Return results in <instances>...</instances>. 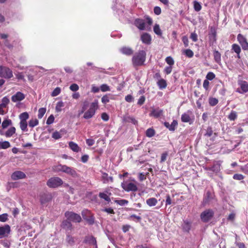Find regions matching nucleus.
I'll return each mask as SVG.
<instances>
[{
	"instance_id": "f257e3e1",
	"label": "nucleus",
	"mask_w": 248,
	"mask_h": 248,
	"mask_svg": "<svg viewBox=\"0 0 248 248\" xmlns=\"http://www.w3.org/2000/svg\"><path fill=\"white\" fill-rule=\"evenodd\" d=\"M146 53L144 50H140L136 53L132 57V63L134 66H140L145 61Z\"/></svg>"
},
{
	"instance_id": "f03ea898",
	"label": "nucleus",
	"mask_w": 248,
	"mask_h": 248,
	"mask_svg": "<svg viewBox=\"0 0 248 248\" xmlns=\"http://www.w3.org/2000/svg\"><path fill=\"white\" fill-rule=\"evenodd\" d=\"M97 108L98 101L95 100L91 104L89 109L85 112L83 118L86 119H89L92 118L94 115Z\"/></svg>"
},
{
	"instance_id": "7ed1b4c3",
	"label": "nucleus",
	"mask_w": 248,
	"mask_h": 248,
	"mask_svg": "<svg viewBox=\"0 0 248 248\" xmlns=\"http://www.w3.org/2000/svg\"><path fill=\"white\" fill-rule=\"evenodd\" d=\"M63 184L61 178L58 177H51L47 182V185L51 188H56L60 186Z\"/></svg>"
},
{
	"instance_id": "20e7f679",
	"label": "nucleus",
	"mask_w": 248,
	"mask_h": 248,
	"mask_svg": "<svg viewBox=\"0 0 248 248\" xmlns=\"http://www.w3.org/2000/svg\"><path fill=\"white\" fill-rule=\"evenodd\" d=\"M0 77L5 78H11L13 77V72L9 68L0 65Z\"/></svg>"
},
{
	"instance_id": "39448f33",
	"label": "nucleus",
	"mask_w": 248,
	"mask_h": 248,
	"mask_svg": "<svg viewBox=\"0 0 248 248\" xmlns=\"http://www.w3.org/2000/svg\"><path fill=\"white\" fill-rule=\"evenodd\" d=\"M214 213L211 209H207L201 214V220L204 222H207L213 217Z\"/></svg>"
},
{
	"instance_id": "423d86ee",
	"label": "nucleus",
	"mask_w": 248,
	"mask_h": 248,
	"mask_svg": "<svg viewBox=\"0 0 248 248\" xmlns=\"http://www.w3.org/2000/svg\"><path fill=\"white\" fill-rule=\"evenodd\" d=\"M65 216L68 220L74 222H80L81 221L80 215L72 212H65Z\"/></svg>"
},
{
	"instance_id": "0eeeda50",
	"label": "nucleus",
	"mask_w": 248,
	"mask_h": 248,
	"mask_svg": "<svg viewBox=\"0 0 248 248\" xmlns=\"http://www.w3.org/2000/svg\"><path fill=\"white\" fill-rule=\"evenodd\" d=\"M122 188L126 191H136L138 190L137 186L132 183H127L123 182L121 184Z\"/></svg>"
},
{
	"instance_id": "6e6552de",
	"label": "nucleus",
	"mask_w": 248,
	"mask_h": 248,
	"mask_svg": "<svg viewBox=\"0 0 248 248\" xmlns=\"http://www.w3.org/2000/svg\"><path fill=\"white\" fill-rule=\"evenodd\" d=\"M10 232L11 228L9 225L0 227V239L8 237Z\"/></svg>"
},
{
	"instance_id": "1a4fd4ad",
	"label": "nucleus",
	"mask_w": 248,
	"mask_h": 248,
	"mask_svg": "<svg viewBox=\"0 0 248 248\" xmlns=\"http://www.w3.org/2000/svg\"><path fill=\"white\" fill-rule=\"evenodd\" d=\"M238 85L240 86L239 88H237L236 92L241 94L245 93L248 92V83L245 81H239Z\"/></svg>"
},
{
	"instance_id": "9d476101",
	"label": "nucleus",
	"mask_w": 248,
	"mask_h": 248,
	"mask_svg": "<svg viewBox=\"0 0 248 248\" xmlns=\"http://www.w3.org/2000/svg\"><path fill=\"white\" fill-rule=\"evenodd\" d=\"M237 39L243 49L245 50H248V43L246 38L241 34H238Z\"/></svg>"
},
{
	"instance_id": "9b49d317",
	"label": "nucleus",
	"mask_w": 248,
	"mask_h": 248,
	"mask_svg": "<svg viewBox=\"0 0 248 248\" xmlns=\"http://www.w3.org/2000/svg\"><path fill=\"white\" fill-rule=\"evenodd\" d=\"M16 133V128L15 127H10L6 131L2 129H0V135L4 136L7 138H10L13 136Z\"/></svg>"
},
{
	"instance_id": "f8f14e48",
	"label": "nucleus",
	"mask_w": 248,
	"mask_h": 248,
	"mask_svg": "<svg viewBox=\"0 0 248 248\" xmlns=\"http://www.w3.org/2000/svg\"><path fill=\"white\" fill-rule=\"evenodd\" d=\"M26 177V174L21 171H16L11 175V178L13 180L24 179Z\"/></svg>"
},
{
	"instance_id": "ddd939ff",
	"label": "nucleus",
	"mask_w": 248,
	"mask_h": 248,
	"mask_svg": "<svg viewBox=\"0 0 248 248\" xmlns=\"http://www.w3.org/2000/svg\"><path fill=\"white\" fill-rule=\"evenodd\" d=\"M25 95L20 92H17L15 94L13 95L11 97V100L14 102L21 101L24 100Z\"/></svg>"
},
{
	"instance_id": "4468645a",
	"label": "nucleus",
	"mask_w": 248,
	"mask_h": 248,
	"mask_svg": "<svg viewBox=\"0 0 248 248\" xmlns=\"http://www.w3.org/2000/svg\"><path fill=\"white\" fill-rule=\"evenodd\" d=\"M163 114V110L159 108H153L150 113V116L155 118H159Z\"/></svg>"
},
{
	"instance_id": "2eb2a0df",
	"label": "nucleus",
	"mask_w": 248,
	"mask_h": 248,
	"mask_svg": "<svg viewBox=\"0 0 248 248\" xmlns=\"http://www.w3.org/2000/svg\"><path fill=\"white\" fill-rule=\"evenodd\" d=\"M191 113V111L188 110L186 113L183 114L181 116L182 121L184 123H189L190 124H191L193 123V121L190 116V114Z\"/></svg>"
},
{
	"instance_id": "dca6fc26",
	"label": "nucleus",
	"mask_w": 248,
	"mask_h": 248,
	"mask_svg": "<svg viewBox=\"0 0 248 248\" xmlns=\"http://www.w3.org/2000/svg\"><path fill=\"white\" fill-rule=\"evenodd\" d=\"M51 196L47 193H43L40 195V200L42 204H44L51 200Z\"/></svg>"
},
{
	"instance_id": "f3484780",
	"label": "nucleus",
	"mask_w": 248,
	"mask_h": 248,
	"mask_svg": "<svg viewBox=\"0 0 248 248\" xmlns=\"http://www.w3.org/2000/svg\"><path fill=\"white\" fill-rule=\"evenodd\" d=\"M140 39L142 42L144 44L149 45L151 42V36L150 35L147 33H144L141 34L140 36Z\"/></svg>"
},
{
	"instance_id": "a211bd4d",
	"label": "nucleus",
	"mask_w": 248,
	"mask_h": 248,
	"mask_svg": "<svg viewBox=\"0 0 248 248\" xmlns=\"http://www.w3.org/2000/svg\"><path fill=\"white\" fill-rule=\"evenodd\" d=\"M135 26L140 30H144L145 29V23L143 19H136L135 21Z\"/></svg>"
},
{
	"instance_id": "6ab92c4d",
	"label": "nucleus",
	"mask_w": 248,
	"mask_h": 248,
	"mask_svg": "<svg viewBox=\"0 0 248 248\" xmlns=\"http://www.w3.org/2000/svg\"><path fill=\"white\" fill-rule=\"evenodd\" d=\"M164 124L170 131H174L178 125V123L176 120H174L171 124L168 122H165Z\"/></svg>"
},
{
	"instance_id": "aec40b11",
	"label": "nucleus",
	"mask_w": 248,
	"mask_h": 248,
	"mask_svg": "<svg viewBox=\"0 0 248 248\" xmlns=\"http://www.w3.org/2000/svg\"><path fill=\"white\" fill-rule=\"evenodd\" d=\"M62 172L66 173L72 176H75L77 175V173L74 169L66 165H64V168Z\"/></svg>"
},
{
	"instance_id": "412c9836",
	"label": "nucleus",
	"mask_w": 248,
	"mask_h": 248,
	"mask_svg": "<svg viewBox=\"0 0 248 248\" xmlns=\"http://www.w3.org/2000/svg\"><path fill=\"white\" fill-rule=\"evenodd\" d=\"M120 51L122 53L126 55H131L133 53V50L129 47L124 46L120 49Z\"/></svg>"
},
{
	"instance_id": "4be33fe9",
	"label": "nucleus",
	"mask_w": 248,
	"mask_h": 248,
	"mask_svg": "<svg viewBox=\"0 0 248 248\" xmlns=\"http://www.w3.org/2000/svg\"><path fill=\"white\" fill-rule=\"evenodd\" d=\"M62 227L66 231H70L72 229L71 223L67 220L62 222Z\"/></svg>"
},
{
	"instance_id": "5701e85b",
	"label": "nucleus",
	"mask_w": 248,
	"mask_h": 248,
	"mask_svg": "<svg viewBox=\"0 0 248 248\" xmlns=\"http://www.w3.org/2000/svg\"><path fill=\"white\" fill-rule=\"evenodd\" d=\"M69 146L70 148L75 152H78L80 151V148L78 145L73 141L69 142Z\"/></svg>"
},
{
	"instance_id": "b1692460",
	"label": "nucleus",
	"mask_w": 248,
	"mask_h": 248,
	"mask_svg": "<svg viewBox=\"0 0 248 248\" xmlns=\"http://www.w3.org/2000/svg\"><path fill=\"white\" fill-rule=\"evenodd\" d=\"M66 241L68 245L72 246L75 243V238L72 236L69 232H67Z\"/></svg>"
},
{
	"instance_id": "393cba45",
	"label": "nucleus",
	"mask_w": 248,
	"mask_h": 248,
	"mask_svg": "<svg viewBox=\"0 0 248 248\" xmlns=\"http://www.w3.org/2000/svg\"><path fill=\"white\" fill-rule=\"evenodd\" d=\"M146 202L149 206H154L157 203V200L155 198H150L146 200Z\"/></svg>"
},
{
	"instance_id": "a878e982",
	"label": "nucleus",
	"mask_w": 248,
	"mask_h": 248,
	"mask_svg": "<svg viewBox=\"0 0 248 248\" xmlns=\"http://www.w3.org/2000/svg\"><path fill=\"white\" fill-rule=\"evenodd\" d=\"M12 124V122L10 119H6L3 121L1 124L2 129L3 130L6 128L8 126Z\"/></svg>"
},
{
	"instance_id": "bb28decb",
	"label": "nucleus",
	"mask_w": 248,
	"mask_h": 248,
	"mask_svg": "<svg viewBox=\"0 0 248 248\" xmlns=\"http://www.w3.org/2000/svg\"><path fill=\"white\" fill-rule=\"evenodd\" d=\"M214 57L215 61L217 63H220L221 62V54L217 50H215L214 52Z\"/></svg>"
},
{
	"instance_id": "cd10ccee",
	"label": "nucleus",
	"mask_w": 248,
	"mask_h": 248,
	"mask_svg": "<svg viewBox=\"0 0 248 248\" xmlns=\"http://www.w3.org/2000/svg\"><path fill=\"white\" fill-rule=\"evenodd\" d=\"M10 100L7 96H5L1 99L0 106L1 107L6 108L7 105L9 103Z\"/></svg>"
},
{
	"instance_id": "c85d7f7f",
	"label": "nucleus",
	"mask_w": 248,
	"mask_h": 248,
	"mask_svg": "<svg viewBox=\"0 0 248 248\" xmlns=\"http://www.w3.org/2000/svg\"><path fill=\"white\" fill-rule=\"evenodd\" d=\"M11 146L8 141H0V149H6Z\"/></svg>"
},
{
	"instance_id": "c756f323",
	"label": "nucleus",
	"mask_w": 248,
	"mask_h": 248,
	"mask_svg": "<svg viewBox=\"0 0 248 248\" xmlns=\"http://www.w3.org/2000/svg\"><path fill=\"white\" fill-rule=\"evenodd\" d=\"M157 84L160 89H165L167 86L166 81L163 79L159 80L157 82Z\"/></svg>"
},
{
	"instance_id": "7c9ffc66",
	"label": "nucleus",
	"mask_w": 248,
	"mask_h": 248,
	"mask_svg": "<svg viewBox=\"0 0 248 248\" xmlns=\"http://www.w3.org/2000/svg\"><path fill=\"white\" fill-rule=\"evenodd\" d=\"M39 124L38 120L36 119H31L29 122V126L30 127L33 128Z\"/></svg>"
},
{
	"instance_id": "2f4dec72",
	"label": "nucleus",
	"mask_w": 248,
	"mask_h": 248,
	"mask_svg": "<svg viewBox=\"0 0 248 248\" xmlns=\"http://www.w3.org/2000/svg\"><path fill=\"white\" fill-rule=\"evenodd\" d=\"M19 124L20 128H21L22 131L25 132L28 131V124L27 121H20Z\"/></svg>"
},
{
	"instance_id": "473e14b6",
	"label": "nucleus",
	"mask_w": 248,
	"mask_h": 248,
	"mask_svg": "<svg viewBox=\"0 0 248 248\" xmlns=\"http://www.w3.org/2000/svg\"><path fill=\"white\" fill-rule=\"evenodd\" d=\"M237 117V112L235 111L232 110L228 116V118L230 121H234Z\"/></svg>"
},
{
	"instance_id": "72a5a7b5",
	"label": "nucleus",
	"mask_w": 248,
	"mask_h": 248,
	"mask_svg": "<svg viewBox=\"0 0 248 248\" xmlns=\"http://www.w3.org/2000/svg\"><path fill=\"white\" fill-rule=\"evenodd\" d=\"M20 121H27L29 118V115L27 112L21 113L19 116Z\"/></svg>"
},
{
	"instance_id": "f704fd0d",
	"label": "nucleus",
	"mask_w": 248,
	"mask_h": 248,
	"mask_svg": "<svg viewBox=\"0 0 248 248\" xmlns=\"http://www.w3.org/2000/svg\"><path fill=\"white\" fill-rule=\"evenodd\" d=\"M64 107V103L62 101H59L57 102L56 107L55 110L57 112H61L62 110V108Z\"/></svg>"
},
{
	"instance_id": "c9c22d12",
	"label": "nucleus",
	"mask_w": 248,
	"mask_h": 248,
	"mask_svg": "<svg viewBox=\"0 0 248 248\" xmlns=\"http://www.w3.org/2000/svg\"><path fill=\"white\" fill-rule=\"evenodd\" d=\"M99 196L100 198L104 199L107 202H109L110 201V199L107 193L100 192L99 194Z\"/></svg>"
},
{
	"instance_id": "e433bc0d",
	"label": "nucleus",
	"mask_w": 248,
	"mask_h": 248,
	"mask_svg": "<svg viewBox=\"0 0 248 248\" xmlns=\"http://www.w3.org/2000/svg\"><path fill=\"white\" fill-rule=\"evenodd\" d=\"M209 170L213 172H217L220 170V164L218 163L215 164Z\"/></svg>"
},
{
	"instance_id": "4c0bfd02",
	"label": "nucleus",
	"mask_w": 248,
	"mask_h": 248,
	"mask_svg": "<svg viewBox=\"0 0 248 248\" xmlns=\"http://www.w3.org/2000/svg\"><path fill=\"white\" fill-rule=\"evenodd\" d=\"M155 134V131L151 128H148L146 131V135L147 137L151 138Z\"/></svg>"
},
{
	"instance_id": "58836bf2",
	"label": "nucleus",
	"mask_w": 248,
	"mask_h": 248,
	"mask_svg": "<svg viewBox=\"0 0 248 248\" xmlns=\"http://www.w3.org/2000/svg\"><path fill=\"white\" fill-rule=\"evenodd\" d=\"M46 112V108H41L38 110V118L41 119Z\"/></svg>"
},
{
	"instance_id": "ea45409f",
	"label": "nucleus",
	"mask_w": 248,
	"mask_h": 248,
	"mask_svg": "<svg viewBox=\"0 0 248 248\" xmlns=\"http://www.w3.org/2000/svg\"><path fill=\"white\" fill-rule=\"evenodd\" d=\"M154 31L158 35H162V31L160 29L159 26L158 24H155L154 27Z\"/></svg>"
},
{
	"instance_id": "a19ab883",
	"label": "nucleus",
	"mask_w": 248,
	"mask_h": 248,
	"mask_svg": "<svg viewBox=\"0 0 248 248\" xmlns=\"http://www.w3.org/2000/svg\"><path fill=\"white\" fill-rule=\"evenodd\" d=\"M232 49L237 54H239L241 52L240 47L237 44H234L232 45Z\"/></svg>"
},
{
	"instance_id": "79ce46f5",
	"label": "nucleus",
	"mask_w": 248,
	"mask_h": 248,
	"mask_svg": "<svg viewBox=\"0 0 248 248\" xmlns=\"http://www.w3.org/2000/svg\"><path fill=\"white\" fill-rule=\"evenodd\" d=\"M61 92V88L60 87H57L53 91L51 95L52 97L56 96L60 93Z\"/></svg>"
},
{
	"instance_id": "37998d69",
	"label": "nucleus",
	"mask_w": 248,
	"mask_h": 248,
	"mask_svg": "<svg viewBox=\"0 0 248 248\" xmlns=\"http://www.w3.org/2000/svg\"><path fill=\"white\" fill-rule=\"evenodd\" d=\"M165 61L170 66H172L174 64V61L173 58L170 56L166 57Z\"/></svg>"
},
{
	"instance_id": "c03bdc74",
	"label": "nucleus",
	"mask_w": 248,
	"mask_h": 248,
	"mask_svg": "<svg viewBox=\"0 0 248 248\" xmlns=\"http://www.w3.org/2000/svg\"><path fill=\"white\" fill-rule=\"evenodd\" d=\"M115 202L121 206H124L128 203V201L126 200L122 199L116 200Z\"/></svg>"
},
{
	"instance_id": "a18cd8bd",
	"label": "nucleus",
	"mask_w": 248,
	"mask_h": 248,
	"mask_svg": "<svg viewBox=\"0 0 248 248\" xmlns=\"http://www.w3.org/2000/svg\"><path fill=\"white\" fill-rule=\"evenodd\" d=\"M63 168H64V165L59 164L58 165L54 166L53 167V170L55 172L62 171Z\"/></svg>"
},
{
	"instance_id": "49530a36",
	"label": "nucleus",
	"mask_w": 248,
	"mask_h": 248,
	"mask_svg": "<svg viewBox=\"0 0 248 248\" xmlns=\"http://www.w3.org/2000/svg\"><path fill=\"white\" fill-rule=\"evenodd\" d=\"M194 8L196 11L199 12L202 9L201 5L199 2L195 1L194 2Z\"/></svg>"
},
{
	"instance_id": "de8ad7c7",
	"label": "nucleus",
	"mask_w": 248,
	"mask_h": 248,
	"mask_svg": "<svg viewBox=\"0 0 248 248\" xmlns=\"http://www.w3.org/2000/svg\"><path fill=\"white\" fill-rule=\"evenodd\" d=\"M218 100L216 98H210L209 100V103L211 106H214L218 103Z\"/></svg>"
},
{
	"instance_id": "09e8293b",
	"label": "nucleus",
	"mask_w": 248,
	"mask_h": 248,
	"mask_svg": "<svg viewBox=\"0 0 248 248\" xmlns=\"http://www.w3.org/2000/svg\"><path fill=\"white\" fill-rule=\"evenodd\" d=\"M100 90L103 92L110 91V89L109 87L106 84H103L101 85Z\"/></svg>"
},
{
	"instance_id": "8fccbe9b",
	"label": "nucleus",
	"mask_w": 248,
	"mask_h": 248,
	"mask_svg": "<svg viewBox=\"0 0 248 248\" xmlns=\"http://www.w3.org/2000/svg\"><path fill=\"white\" fill-rule=\"evenodd\" d=\"M184 53L188 58H192L194 55L193 51L189 49H187L185 50L184 51Z\"/></svg>"
},
{
	"instance_id": "3c124183",
	"label": "nucleus",
	"mask_w": 248,
	"mask_h": 248,
	"mask_svg": "<svg viewBox=\"0 0 248 248\" xmlns=\"http://www.w3.org/2000/svg\"><path fill=\"white\" fill-rule=\"evenodd\" d=\"M52 137L55 140H58L62 138V134L58 131H55L53 133Z\"/></svg>"
},
{
	"instance_id": "603ef678",
	"label": "nucleus",
	"mask_w": 248,
	"mask_h": 248,
	"mask_svg": "<svg viewBox=\"0 0 248 248\" xmlns=\"http://www.w3.org/2000/svg\"><path fill=\"white\" fill-rule=\"evenodd\" d=\"M81 214L84 219H87V217L90 216L91 214L90 211L84 210L82 211Z\"/></svg>"
},
{
	"instance_id": "864d4df0",
	"label": "nucleus",
	"mask_w": 248,
	"mask_h": 248,
	"mask_svg": "<svg viewBox=\"0 0 248 248\" xmlns=\"http://www.w3.org/2000/svg\"><path fill=\"white\" fill-rule=\"evenodd\" d=\"M15 75L16 78L18 80H24V76L23 74L21 72H17L15 73Z\"/></svg>"
},
{
	"instance_id": "5fc2aeb1",
	"label": "nucleus",
	"mask_w": 248,
	"mask_h": 248,
	"mask_svg": "<svg viewBox=\"0 0 248 248\" xmlns=\"http://www.w3.org/2000/svg\"><path fill=\"white\" fill-rule=\"evenodd\" d=\"M215 78V75L211 72H208L206 76L207 80H212Z\"/></svg>"
},
{
	"instance_id": "6e6d98bb",
	"label": "nucleus",
	"mask_w": 248,
	"mask_h": 248,
	"mask_svg": "<svg viewBox=\"0 0 248 248\" xmlns=\"http://www.w3.org/2000/svg\"><path fill=\"white\" fill-rule=\"evenodd\" d=\"M69 88L72 91L76 92L79 89V87L78 84L73 83L70 85Z\"/></svg>"
},
{
	"instance_id": "4d7b16f0",
	"label": "nucleus",
	"mask_w": 248,
	"mask_h": 248,
	"mask_svg": "<svg viewBox=\"0 0 248 248\" xmlns=\"http://www.w3.org/2000/svg\"><path fill=\"white\" fill-rule=\"evenodd\" d=\"M54 116L52 114L50 115L46 120V124L48 125L52 124L54 122Z\"/></svg>"
},
{
	"instance_id": "13d9d810",
	"label": "nucleus",
	"mask_w": 248,
	"mask_h": 248,
	"mask_svg": "<svg viewBox=\"0 0 248 248\" xmlns=\"http://www.w3.org/2000/svg\"><path fill=\"white\" fill-rule=\"evenodd\" d=\"M8 220V214H3L0 215V221L3 222H6Z\"/></svg>"
},
{
	"instance_id": "bf43d9fd",
	"label": "nucleus",
	"mask_w": 248,
	"mask_h": 248,
	"mask_svg": "<svg viewBox=\"0 0 248 248\" xmlns=\"http://www.w3.org/2000/svg\"><path fill=\"white\" fill-rule=\"evenodd\" d=\"M233 178L235 180H241L244 178V176L242 174H235L233 176Z\"/></svg>"
},
{
	"instance_id": "052dcab7",
	"label": "nucleus",
	"mask_w": 248,
	"mask_h": 248,
	"mask_svg": "<svg viewBox=\"0 0 248 248\" xmlns=\"http://www.w3.org/2000/svg\"><path fill=\"white\" fill-rule=\"evenodd\" d=\"M190 226L191 225L189 222L186 221L184 222L183 227L185 231L187 232L189 231V230L190 229Z\"/></svg>"
},
{
	"instance_id": "680f3d73",
	"label": "nucleus",
	"mask_w": 248,
	"mask_h": 248,
	"mask_svg": "<svg viewBox=\"0 0 248 248\" xmlns=\"http://www.w3.org/2000/svg\"><path fill=\"white\" fill-rule=\"evenodd\" d=\"M182 41L185 45V47L188 46L189 41L187 37L184 36L182 38Z\"/></svg>"
},
{
	"instance_id": "e2e57ef3",
	"label": "nucleus",
	"mask_w": 248,
	"mask_h": 248,
	"mask_svg": "<svg viewBox=\"0 0 248 248\" xmlns=\"http://www.w3.org/2000/svg\"><path fill=\"white\" fill-rule=\"evenodd\" d=\"M190 38L193 42H195L198 40V35L195 32H192L191 33Z\"/></svg>"
},
{
	"instance_id": "0e129e2a",
	"label": "nucleus",
	"mask_w": 248,
	"mask_h": 248,
	"mask_svg": "<svg viewBox=\"0 0 248 248\" xmlns=\"http://www.w3.org/2000/svg\"><path fill=\"white\" fill-rule=\"evenodd\" d=\"M101 101L103 104H106L107 103L109 102V99L107 95H105L102 97Z\"/></svg>"
},
{
	"instance_id": "69168bd1",
	"label": "nucleus",
	"mask_w": 248,
	"mask_h": 248,
	"mask_svg": "<svg viewBox=\"0 0 248 248\" xmlns=\"http://www.w3.org/2000/svg\"><path fill=\"white\" fill-rule=\"evenodd\" d=\"M109 116L108 114L105 112L102 113L101 114V118L105 122L108 121L109 120Z\"/></svg>"
},
{
	"instance_id": "338daca9",
	"label": "nucleus",
	"mask_w": 248,
	"mask_h": 248,
	"mask_svg": "<svg viewBox=\"0 0 248 248\" xmlns=\"http://www.w3.org/2000/svg\"><path fill=\"white\" fill-rule=\"evenodd\" d=\"M172 66H167V67H166L164 69V72L168 75V74H170L171 71H172Z\"/></svg>"
},
{
	"instance_id": "774afa93",
	"label": "nucleus",
	"mask_w": 248,
	"mask_h": 248,
	"mask_svg": "<svg viewBox=\"0 0 248 248\" xmlns=\"http://www.w3.org/2000/svg\"><path fill=\"white\" fill-rule=\"evenodd\" d=\"M154 13L156 15H159L161 14V10L159 7L156 6L154 9Z\"/></svg>"
}]
</instances>
